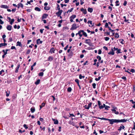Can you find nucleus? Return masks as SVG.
I'll list each match as a JSON object with an SVG mask.
<instances>
[{
    "label": "nucleus",
    "instance_id": "obj_25",
    "mask_svg": "<svg viewBox=\"0 0 135 135\" xmlns=\"http://www.w3.org/2000/svg\"><path fill=\"white\" fill-rule=\"evenodd\" d=\"M44 9L46 10H48L50 9V7L45 6L44 7Z\"/></svg>",
    "mask_w": 135,
    "mask_h": 135
},
{
    "label": "nucleus",
    "instance_id": "obj_45",
    "mask_svg": "<svg viewBox=\"0 0 135 135\" xmlns=\"http://www.w3.org/2000/svg\"><path fill=\"white\" fill-rule=\"evenodd\" d=\"M120 43L122 44H124V43L123 42V41H124V40L123 39H121L120 40Z\"/></svg>",
    "mask_w": 135,
    "mask_h": 135
},
{
    "label": "nucleus",
    "instance_id": "obj_15",
    "mask_svg": "<svg viewBox=\"0 0 135 135\" xmlns=\"http://www.w3.org/2000/svg\"><path fill=\"white\" fill-rule=\"evenodd\" d=\"M81 31H82V30H80L78 32V35H79L80 37H81L83 35V33H82V32H81Z\"/></svg>",
    "mask_w": 135,
    "mask_h": 135
},
{
    "label": "nucleus",
    "instance_id": "obj_11",
    "mask_svg": "<svg viewBox=\"0 0 135 135\" xmlns=\"http://www.w3.org/2000/svg\"><path fill=\"white\" fill-rule=\"evenodd\" d=\"M1 7L2 8L7 9L9 8V7L7 5H2L1 6Z\"/></svg>",
    "mask_w": 135,
    "mask_h": 135
},
{
    "label": "nucleus",
    "instance_id": "obj_54",
    "mask_svg": "<svg viewBox=\"0 0 135 135\" xmlns=\"http://www.w3.org/2000/svg\"><path fill=\"white\" fill-rule=\"evenodd\" d=\"M108 28H109V30L111 31V32H113L114 31V30H112L111 29V28L110 27H108Z\"/></svg>",
    "mask_w": 135,
    "mask_h": 135
},
{
    "label": "nucleus",
    "instance_id": "obj_50",
    "mask_svg": "<svg viewBox=\"0 0 135 135\" xmlns=\"http://www.w3.org/2000/svg\"><path fill=\"white\" fill-rule=\"evenodd\" d=\"M73 8H71L68 11V12H71L73 11Z\"/></svg>",
    "mask_w": 135,
    "mask_h": 135
},
{
    "label": "nucleus",
    "instance_id": "obj_64",
    "mask_svg": "<svg viewBox=\"0 0 135 135\" xmlns=\"http://www.w3.org/2000/svg\"><path fill=\"white\" fill-rule=\"evenodd\" d=\"M31 9H27V11L28 12H31Z\"/></svg>",
    "mask_w": 135,
    "mask_h": 135
},
{
    "label": "nucleus",
    "instance_id": "obj_19",
    "mask_svg": "<svg viewBox=\"0 0 135 135\" xmlns=\"http://www.w3.org/2000/svg\"><path fill=\"white\" fill-rule=\"evenodd\" d=\"M53 57L51 56H50L48 59V61H51L53 60Z\"/></svg>",
    "mask_w": 135,
    "mask_h": 135
},
{
    "label": "nucleus",
    "instance_id": "obj_28",
    "mask_svg": "<svg viewBox=\"0 0 135 135\" xmlns=\"http://www.w3.org/2000/svg\"><path fill=\"white\" fill-rule=\"evenodd\" d=\"M40 82V80L38 79L35 82V84L36 85H38L39 84Z\"/></svg>",
    "mask_w": 135,
    "mask_h": 135
},
{
    "label": "nucleus",
    "instance_id": "obj_43",
    "mask_svg": "<svg viewBox=\"0 0 135 135\" xmlns=\"http://www.w3.org/2000/svg\"><path fill=\"white\" fill-rule=\"evenodd\" d=\"M84 107L86 109H89V107H88V105H85Z\"/></svg>",
    "mask_w": 135,
    "mask_h": 135
},
{
    "label": "nucleus",
    "instance_id": "obj_56",
    "mask_svg": "<svg viewBox=\"0 0 135 135\" xmlns=\"http://www.w3.org/2000/svg\"><path fill=\"white\" fill-rule=\"evenodd\" d=\"M75 81L77 83L79 82V80L78 79H76L75 80Z\"/></svg>",
    "mask_w": 135,
    "mask_h": 135
},
{
    "label": "nucleus",
    "instance_id": "obj_13",
    "mask_svg": "<svg viewBox=\"0 0 135 135\" xmlns=\"http://www.w3.org/2000/svg\"><path fill=\"white\" fill-rule=\"evenodd\" d=\"M42 41H40V39H38L36 40V43L37 44H41L42 43Z\"/></svg>",
    "mask_w": 135,
    "mask_h": 135
},
{
    "label": "nucleus",
    "instance_id": "obj_41",
    "mask_svg": "<svg viewBox=\"0 0 135 135\" xmlns=\"http://www.w3.org/2000/svg\"><path fill=\"white\" fill-rule=\"evenodd\" d=\"M123 18L125 19L124 20V22H127L128 21V20H127L126 19V17L125 16H124L123 17Z\"/></svg>",
    "mask_w": 135,
    "mask_h": 135
},
{
    "label": "nucleus",
    "instance_id": "obj_47",
    "mask_svg": "<svg viewBox=\"0 0 135 135\" xmlns=\"http://www.w3.org/2000/svg\"><path fill=\"white\" fill-rule=\"evenodd\" d=\"M120 50H121V49H118V50H117V53L118 54L120 53H121V52L120 51Z\"/></svg>",
    "mask_w": 135,
    "mask_h": 135
},
{
    "label": "nucleus",
    "instance_id": "obj_26",
    "mask_svg": "<svg viewBox=\"0 0 135 135\" xmlns=\"http://www.w3.org/2000/svg\"><path fill=\"white\" fill-rule=\"evenodd\" d=\"M35 10L36 11H41V9H40L37 7H36L35 8Z\"/></svg>",
    "mask_w": 135,
    "mask_h": 135
},
{
    "label": "nucleus",
    "instance_id": "obj_5",
    "mask_svg": "<svg viewBox=\"0 0 135 135\" xmlns=\"http://www.w3.org/2000/svg\"><path fill=\"white\" fill-rule=\"evenodd\" d=\"M62 12V10H61L60 11H59L57 12H56V14L58 17H59L61 15Z\"/></svg>",
    "mask_w": 135,
    "mask_h": 135
},
{
    "label": "nucleus",
    "instance_id": "obj_55",
    "mask_svg": "<svg viewBox=\"0 0 135 135\" xmlns=\"http://www.w3.org/2000/svg\"><path fill=\"white\" fill-rule=\"evenodd\" d=\"M127 2L125 1H124V3L123 4V5L124 6H125L127 4Z\"/></svg>",
    "mask_w": 135,
    "mask_h": 135
},
{
    "label": "nucleus",
    "instance_id": "obj_29",
    "mask_svg": "<svg viewBox=\"0 0 135 135\" xmlns=\"http://www.w3.org/2000/svg\"><path fill=\"white\" fill-rule=\"evenodd\" d=\"M115 37L116 38H118L119 37V35L117 33H116L115 34Z\"/></svg>",
    "mask_w": 135,
    "mask_h": 135
},
{
    "label": "nucleus",
    "instance_id": "obj_9",
    "mask_svg": "<svg viewBox=\"0 0 135 135\" xmlns=\"http://www.w3.org/2000/svg\"><path fill=\"white\" fill-rule=\"evenodd\" d=\"M80 11L83 12L84 14H85L87 13V11L86 9H84L83 8L81 9Z\"/></svg>",
    "mask_w": 135,
    "mask_h": 135
},
{
    "label": "nucleus",
    "instance_id": "obj_10",
    "mask_svg": "<svg viewBox=\"0 0 135 135\" xmlns=\"http://www.w3.org/2000/svg\"><path fill=\"white\" fill-rule=\"evenodd\" d=\"M12 26L9 25H8L6 27L7 29L9 31H11L12 29Z\"/></svg>",
    "mask_w": 135,
    "mask_h": 135
},
{
    "label": "nucleus",
    "instance_id": "obj_1",
    "mask_svg": "<svg viewBox=\"0 0 135 135\" xmlns=\"http://www.w3.org/2000/svg\"><path fill=\"white\" fill-rule=\"evenodd\" d=\"M99 119L101 120H107L110 122V124H113L114 123H118L120 122H124L127 121V119H109L104 118H99Z\"/></svg>",
    "mask_w": 135,
    "mask_h": 135
},
{
    "label": "nucleus",
    "instance_id": "obj_12",
    "mask_svg": "<svg viewBox=\"0 0 135 135\" xmlns=\"http://www.w3.org/2000/svg\"><path fill=\"white\" fill-rule=\"evenodd\" d=\"M20 7L23 8V5L21 3H19L18 5V8H19Z\"/></svg>",
    "mask_w": 135,
    "mask_h": 135
},
{
    "label": "nucleus",
    "instance_id": "obj_52",
    "mask_svg": "<svg viewBox=\"0 0 135 135\" xmlns=\"http://www.w3.org/2000/svg\"><path fill=\"white\" fill-rule=\"evenodd\" d=\"M92 105V103H90L88 105V106L89 107V108L91 107Z\"/></svg>",
    "mask_w": 135,
    "mask_h": 135
},
{
    "label": "nucleus",
    "instance_id": "obj_24",
    "mask_svg": "<svg viewBox=\"0 0 135 135\" xmlns=\"http://www.w3.org/2000/svg\"><path fill=\"white\" fill-rule=\"evenodd\" d=\"M55 50L54 48H51L50 51V52L51 53H54Z\"/></svg>",
    "mask_w": 135,
    "mask_h": 135
},
{
    "label": "nucleus",
    "instance_id": "obj_3",
    "mask_svg": "<svg viewBox=\"0 0 135 135\" xmlns=\"http://www.w3.org/2000/svg\"><path fill=\"white\" fill-rule=\"evenodd\" d=\"M78 27L76 25L75 23L73 24L71 26V27L70 28V30H73L76 29Z\"/></svg>",
    "mask_w": 135,
    "mask_h": 135
},
{
    "label": "nucleus",
    "instance_id": "obj_59",
    "mask_svg": "<svg viewBox=\"0 0 135 135\" xmlns=\"http://www.w3.org/2000/svg\"><path fill=\"white\" fill-rule=\"evenodd\" d=\"M68 48V45H67L64 48V49L65 50H66L67 48Z\"/></svg>",
    "mask_w": 135,
    "mask_h": 135
},
{
    "label": "nucleus",
    "instance_id": "obj_57",
    "mask_svg": "<svg viewBox=\"0 0 135 135\" xmlns=\"http://www.w3.org/2000/svg\"><path fill=\"white\" fill-rule=\"evenodd\" d=\"M103 48H104V49H105L106 50H108V48L106 47L105 46H104L103 47Z\"/></svg>",
    "mask_w": 135,
    "mask_h": 135
},
{
    "label": "nucleus",
    "instance_id": "obj_37",
    "mask_svg": "<svg viewBox=\"0 0 135 135\" xmlns=\"http://www.w3.org/2000/svg\"><path fill=\"white\" fill-rule=\"evenodd\" d=\"M101 78V77L99 76L98 78H95V80L96 81H98Z\"/></svg>",
    "mask_w": 135,
    "mask_h": 135
},
{
    "label": "nucleus",
    "instance_id": "obj_61",
    "mask_svg": "<svg viewBox=\"0 0 135 135\" xmlns=\"http://www.w3.org/2000/svg\"><path fill=\"white\" fill-rule=\"evenodd\" d=\"M131 72L132 73L135 72V70L133 69H132L131 70Z\"/></svg>",
    "mask_w": 135,
    "mask_h": 135
},
{
    "label": "nucleus",
    "instance_id": "obj_40",
    "mask_svg": "<svg viewBox=\"0 0 135 135\" xmlns=\"http://www.w3.org/2000/svg\"><path fill=\"white\" fill-rule=\"evenodd\" d=\"M92 86L93 87V88L94 89H95L96 88V84L95 83H93L92 84Z\"/></svg>",
    "mask_w": 135,
    "mask_h": 135
},
{
    "label": "nucleus",
    "instance_id": "obj_14",
    "mask_svg": "<svg viewBox=\"0 0 135 135\" xmlns=\"http://www.w3.org/2000/svg\"><path fill=\"white\" fill-rule=\"evenodd\" d=\"M20 64H18L17 65V67L16 68V70H15V72L17 73L18 72V69L20 67Z\"/></svg>",
    "mask_w": 135,
    "mask_h": 135
},
{
    "label": "nucleus",
    "instance_id": "obj_46",
    "mask_svg": "<svg viewBox=\"0 0 135 135\" xmlns=\"http://www.w3.org/2000/svg\"><path fill=\"white\" fill-rule=\"evenodd\" d=\"M110 108L109 106H108L107 105H106V106H105V109L106 110H108V108Z\"/></svg>",
    "mask_w": 135,
    "mask_h": 135
},
{
    "label": "nucleus",
    "instance_id": "obj_4",
    "mask_svg": "<svg viewBox=\"0 0 135 135\" xmlns=\"http://www.w3.org/2000/svg\"><path fill=\"white\" fill-rule=\"evenodd\" d=\"M76 17V16L74 15H73L71 16H70V22H73V19L75 18Z\"/></svg>",
    "mask_w": 135,
    "mask_h": 135
},
{
    "label": "nucleus",
    "instance_id": "obj_8",
    "mask_svg": "<svg viewBox=\"0 0 135 135\" xmlns=\"http://www.w3.org/2000/svg\"><path fill=\"white\" fill-rule=\"evenodd\" d=\"M52 120L54 121V124H58V121L57 120H56L53 118H52Z\"/></svg>",
    "mask_w": 135,
    "mask_h": 135
},
{
    "label": "nucleus",
    "instance_id": "obj_38",
    "mask_svg": "<svg viewBox=\"0 0 135 135\" xmlns=\"http://www.w3.org/2000/svg\"><path fill=\"white\" fill-rule=\"evenodd\" d=\"M119 1H117L115 2V3L116 4L115 6H119V4L118 3Z\"/></svg>",
    "mask_w": 135,
    "mask_h": 135
},
{
    "label": "nucleus",
    "instance_id": "obj_17",
    "mask_svg": "<svg viewBox=\"0 0 135 135\" xmlns=\"http://www.w3.org/2000/svg\"><path fill=\"white\" fill-rule=\"evenodd\" d=\"M81 32H82V33H83V35L85 37L87 36V35L86 33L83 30H82V31H81Z\"/></svg>",
    "mask_w": 135,
    "mask_h": 135
},
{
    "label": "nucleus",
    "instance_id": "obj_30",
    "mask_svg": "<svg viewBox=\"0 0 135 135\" xmlns=\"http://www.w3.org/2000/svg\"><path fill=\"white\" fill-rule=\"evenodd\" d=\"M15 20L14 19H12L11 20V21L10 22V24L12 25V24L14 22Z\"/></svg>",
    "mask_w": 135,
    "mask_h": 135
},
{
    "label": "nucleus",
    "instance_id": "obj_2",
    "mask_svg": "<svg viewBox=\"0 0 135 135\" xmlns=\"http://www.w3.org/2000/svg\"><path fill=\"white\" fill-rule=\"evenodd\" d=\"M113 109H112L111 110L112 111L113 113H115L116 114H119V112H118L116 111V109H117V108L115 107H114Z\"/></svg>",
    "mask_w": 135,
    "mask_h": 135
},
{
    "label": "nucleus",
    "instance_id": "obj_18",
    "mask_svg": "<svg viewBox=\"0 0 135 135\" xmlns=\"http://www.w3.org/2000/svg\"><path fill=\"white\" fill-rule=\"evenodd\" d=\"M4 71L3 70H2L0 71V74L2 76L4 75Z\"/></svg>",
    "mask_w": 135,
    "mask_h": 135
},
{
    "label": "nucleus",
    "instance_id": "obj_33",
    "mask_svg": "<svg viewBox=\"0 0 135 135\" xmlns=\"http://www.w3.org/2000/svg\"><path fill=\"white\" fill-rule=\"evenodd\" d=\"M69 123L70 124L72 125L73 126H75V123L74 122H71V121H70L69 122Z\"/></svg>",
    "mask_w": 135,
    "mask_h": 135
},
{
    "label": "nucleus",
    "instance_id": "obj_48",
    "mask_svg": "<svg viewBox=\"0 0 135 135\" xmlns=\"http://www.w3.org/2000/svg\"><path fill=\"white\" fill-rule=\"evenodd\" d=\"M105 27L106 28H107V27L108 28V27H108V24L107 23V22L106 23L105 25Z\"/></svg>",
    "mask_w": 135,
    "mask_h": 135
},
{
    "label": "nucleus",
    "instance_id": "obj_34",
    "mask_svg": "<svg viewBox=\"0 0 135 135\" xmlns=\"http://www.w3.org/2000/svg\"><path fill=\"white\" fill-rule=\"evenodd\" d=\"M88 24H90L91 25H92L91 26H93V25H92V21H88Z\"/></svg>",
    "mask_w": 135,
    "mask_h": 135
},
{
    "label": "nucleus",
    "instance_id": "obj_49",
    "mask_svg": "<svg viewBox=\"0 0 135 135\" xmlns=\"http://www.w3.org/2000/svg\"><path fill=\"white\" fill-rule=\"evenodd\" d=\"M9 41H8V42H12V41H13V40L12 39V38H11V37H10L9 39Z\"/></svg>",
    "mask_w": 135,
    "mask_h": 135
},
{
    "label": "nucleus",
    "instance_id": "obj_16",
    "mask_svg": "<svg viewBox=\"0 0 135 135\" xmlns=\"http://www.w3.org/2000/svg\"><path fill=\"white\" fill-rule=\"evenodd\" d=\"M114 52L113 51V49H112V51H110L108 53V54L109 55H114Z\"/></svg>",
    "mask_w": 135,
    "mask_h": 135
},
{
    "label": "nucleus",
    "instance_id": "obj_44",
    "mask_svg": "<svg viewBox=\"0 0 135 135\" xmlns=\"http://www.w3.org/2000/svg\"><path fill=\"white\" fill-rule=\"evenodd\" d=\"M6 95L7 97H8L9 95V92L8 93V92L7 91L6 92Z\"/></svg>",
    "mask_w": 135,
    "mask_h": 135
},
{
    "label": "nucleus",
    "instance_id": "obj_58",
    "mask_svg": "<svg viewBox=\"0 0 135 135\" xmlns=\"http://www.w3.org/2000/svg\"><path fill=\"white\" fill-rule=\"evenodd\" d=\"M99 108L100 109H102L104 108V106L103 105H100L99 106Z\"/></svg>",
    "mask_w": 135,
    "mask_h": 135
},
{
    "label": "nucleus",
    "instance_id": "obj_51",
    "mask_svg": "<svg viewBox=\"0 0 135 135\" xmlns=\"http://www.w3.org/2000/svg\"><path fill=\"white\" fill-rule=\"evenodd\" d=\"M4 23V22L2 21V20L0 19V24H3Z\"/></svg>",
    "mask_w": 135,
    "mask_h": 135
},
{
    "label": "nucleus",
    "instance_id": "obj_42",
    "mask_svg": "<svg viewBox=\"0 0 135 135\" xmlns=\"http://www.w3.org/2000/svg\"><path fill=\"white\" fill-rule=\"evenodd\" d=\"M57 10L59 11L61 10H60V7L59 5L58 4H57Z\"/></svg>",
    "mask_w": 135,
    "mask_h": 135
},
{
    "label": "nucleus",
    "instance_id": "obj_62",
    "mask_svg": "<svg viewBox=\"0 0 135 135\" xmlns=\"http://www.w3.org/2000/svg\"><path fill=\"white\" fill-rule=\"evenodd\" d=\"M102 53V51L100 49L98 50V54H101Z\"/></svg>",
    "mask_w": 135,
    "mask_h": 135
},
{
    "label": "nucleus",
    "instance_id": "obj_31",
    "mask_svg": "<svg viewBox=\"0 0 135 135\" xmlns=\"http://www.w3.org/2000/svg\"><path fill=\"white\" fill-rule=\"evenodd\" d=\"M85 78L84 76H82L81 74H80L79 75V78L80 79H81L82 78L84 79Z\"/></svg>",
    "mask_w": 135,
    "mask_h": 135
},
{
    "label": "nucleus",
    "instance_id": "obj_53",
    "mask_svg": "<svg viewBox=\"0 0 135 135\" xmlns=\"http://www.w3.org/2000/svg\"><path fill=\"white\" fill-rule=\"evenodd\" d=\"M23 126L26 129H27L28 128V127H27V125L26 124H24L23 125Z\"/></svg>",
    "mask_w": 135,
    "mask_h": 135
},
{
    "label": "nucleus",
    "instance_id": "obj_22",
    "mask_svg": "<svg viewBox=\"0 0 135 135\" xmlns=\"http://www.w3.org/2000/svg\"><path fill=\"white\" fill-rule=\"evenodd\" d=\"M16 46H19L22 47V44L19 41H18L17 42V43Z\"/></svg>",
    "mask_w": 135,
    "mask_h": 135
},
{
    "label": "nucleus",
    "instance_id": "obj_21",
    "mask_svg": "<svg viewBox=\"0 0 135 135\" xmlns=\"http://www.w3.org/2000/svg\"><path fill=\"white\" fill-rule=\"evenodd\" d=\"M31 111L32 113H33L35 111V107H32L31 109Z\"/></svg>",
    "mask_w": 135,
    "mask_h": 135
},
{
    "label": "nucleus",
    "instance_id": "obj_27",
    "mask_svg": "<svg viewBox=\"0 0 135 135\" xmlns=\"http://www.w3.org/2000/svg\"><path fill=\"white\" fill-rule=\"evenodd\" d=\"M72 90V88L70 87H69L68 88L67 91L69 92H70Z\"/></svg>",
    "mask_w": 135,
    "mask_h": 135
},
{
    "label": "nucleus",
    "instance_id": "obj_60",
    "mask_svg": "<svg viewBox=\"0 0 135 135\" xmlns=\"http://www.w3.org/2000/svg\"><path fill=\"white\" fill-rule=\"evenodd\" d=\"M98 105L99 106L101 105L100 102V101L98 100Z\"/></svg>",
    "mask_w": 135,
    "mask_h": 135
},
{
    "label": "nucleus",
    "instance_id": "obj_39",
    "mask_svg": "<svg viewBox=\"0 0 135 135\" xmlns=\"http://www.w3.org/2000/svg\"><path fill=\"white\" fill-rule=\"evenodd\" d=\"M109 37H105L104 38V39L106 41H108L109 39Z\"/></svg>",
    "mask_w": 135,
    "mask_h": 135
},
{
    "label": "nucleus",
    "instance_id": "obj_6",
    "mask_svg": "<svg viewBox=\"0 0 135 135\" xmlns=\"http://www.w3.org/2000/svg\"><path fill=\"white\" fill-rule=\"evenodd\" d=\"M85 42L86 44L89 45V46L91 45V42L90 39H86Z\"/></svg>",
    "mask_w": 135,
    "mask_h": 135
},
{
    "label": "nucleus",
    "instance_id": "obj_63",
    "mask_svg": "<svg viewBox=\"0 0 135 135\" xmlns=\"http://www.w3.org/2000/svg\"><path fill=\"white\" fill-rule=\"evenodd\" d=\"M11 49H16V47H15V46H12L11 47Z\"/></svg>",
    "mask_w": 135,
    "mask_h": 135
},
{
    "label": "nucleus",
    "instance_id": "obj_32",
    "mask_svg": "<svg viewBox=\"0 0 135 135\" xmlns=\"http://www.w3.org/2000/svg\"><path fill=\"white\" fill-rule=\"evenodd\" d=\"M44 75V73L43 72H40L39 73L38 75L39 76H43Z\"/></svg>",
    "mask_w": 135,
    "mask_h": 135
},
{
    "label": "nucleus",
    "instance_id": "obj_7",
    "mask_svg": "<svg viewBox=\"0 0 135 135\" xmlns=\"http://www.w3.org/2000/svg\"><path fill=\"white\" fill-rule=\"evenodd\" d=\"M48 16V15L47 14L45 13L43 14L42 17V20H43L44 19L46 18Z\"/></svg>",
    "mask_w": 135,
    "mask_h": 135
},
{
    "label": "nucleus",
    "instance_id": "obj_35",
    "mask_svg": "<svg viewBox=\"0 0 135 135\" xmlns=\"http://www.w3.org/2000/svg\"><path fill=\"white\" fill-rule=\"evenodd\" d=\"M97 58L98 59V61H100L101 60V57L99 56H98L97 57Z\"/></svg>",
    "mask_w": 135,
    "mask_h": 135
},
{
    "label": "nucleus",
    "instance_id": "obj_36",
    "mask_svg": "<svg viewBox=\"0 0 135 135\" xmlns=\"http://www.w3.org/2000/svg\"><path fill=\"white\" fill-rule=\"evenodd\" d=\"M30 52H31L30 50V49H28L27 50V51L26 53V54H28L30 53Z\"/></svg>",
    "mask_w": 135,
    "mask_h": 135
},
{
    "label": "nucleus",
    "instance_id": "obj_20",
    "mask_svg": "<svg viewBox=\"0 0 135 135\" xmlns=\"http://www.w3.org/2000/svg\"><path fill=\"white\" fill-rule=\"evenodd\" d=\"M7 45V44L6 43L0 44V48L2 46H5Z\"/></svg>",
    "mask_w": 135,
    "mask_h": 135
},
{
    "label": "nucleus",
    "instance_id": "obj_23",
    "mask_svg": "<svg viewBox=\"0 0 135 135\" xmlns=\"http://www.w3.org/2000/svg\"><path fill=\"white\" fill-rule=\"evenodd\" d=\"M88 12L91 13L93 11V9L92 8H88Z\"/></svg>",
    "mask_w": 135,
    "mask_h": 135
}]
</instances>
